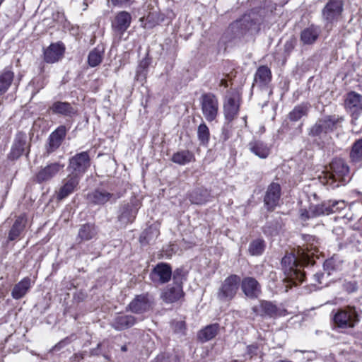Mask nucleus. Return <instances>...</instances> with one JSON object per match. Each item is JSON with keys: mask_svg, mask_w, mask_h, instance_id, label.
<instances>
[{"mask_svg": "<svg viewBox=\"0 0 362 362\" xmlns=\"http://www.w3.org/2000/svg\"><path fill=\"white\" fill-rule=\"evenodd\" d=\"M298 262L302 264H310L303 260L298 252L296 255L292 253L287 254L281 259V265L286 276L284 281L289 284L286 285V291L288 287L291 288L293 285L296 286L304 281L305 273L301 272V266Z\"/></svg>", "mask_w": 362, "mask_h": 362, "instance_id": "1", "label": "nucleus"}, {"mask_svg": "<svg viewBox=\"0 0 362 362\" xmlns=\"http://www.w3.org/2000/svg\"><path fill=\"white\" fill-rule=\"evenodd\" d=\"M334 322L339 328H354L360 321L359 314L355 307L340 308L334 315Z\"/></svg>", "mask_w": 362, "mask_h": 362, "instance_id": "2", "label": "nucleus"}, {"mask_svg": "<svg viewBox=\"0 0 362 362\" xmlns=\"http://www.w3.org/2000/svg\"><path fill=\"white\" fill-rule=\"evenodd\" d=\"M326 178L332 180L330 185L335 182L344 183L349 180V167L341 158H334L329 164V170L326 173Z\"/></svg>", "mask_w": 362, "mask_h": 362, "instance_id": "3", "label": "nucleus"}, {"mask_svg": "<svg viewBox=\"0 0 362 362\" xmlns=\"http://www.w3.org/2000/svg\"><path fill=\"white\" fill-rule=\"evenodd\" d=\"M344 11L342 0H329L322 10V18L326 26L339 21Z\"/></svg>", "mask_w": 362, "mask_h": 362, "instance_id": "4", "label": "nucleus"}, {"mask_svg": "<svg viewBox=\"0 0 362 362\" xmlns=\"http://www.w3.org/2000/svg\"><path fill=\"white\" fill-rule=\"evenodd\" d=\"M90 166V158L88 151L76 153L69 158L68 170L69 174L81 179L83 175Z\"/></svg>", "mask_w": 362, "mask_h": 362, "instance_id": "5", "label": "nucleus"}, {"mask_svg": "<svg viewBox=\"0 0 362 362\" xmlns=\"http://www.w3.org/2000/svg\"><path fill=\"white\" fill-rule=\"evenodd\" d=\"M30 141L28 140L26 133L18 132L15 135L8 158L12 160H17L23 153L28 156L30 151Z\"/></svg>", "mask_w": 362, "mask_h": 362, "instance_id": "6", "label": "nucleus"}, {"mask_svg": "<svg viewBox=\"0 0 362 362\" xmlns=\"http://www.w3.org/2000/svg\"><path fill=\"white\" fill-rule=\"evenodd\" d=\"M240 278L236 274L228 276L222 283L217 292V298L221 301L232 300L236 295L239 288Z\"/></svg>", "mask_w": 362, "mask_h": 362, "instance_id": "7", "label": "nucleus"}, {"mask_svg": "<svg viewBox=\"0 0 362 362\" xmlns=\"http://www.w3.org/2000/svg\"><path fill=\"white\" fill-rule=\"evenodd\" d=\"M200 105L202 114L207 122L216 119L218 113V100L216 96L211 93H204L200 97Z\"/></svg>", "mask_w": 362, "mask_h": 362, "instance_id": "8", "label": "nucleus"}, {"mask_svg": "<svg viewBox=\"0 0 362 362\" xmlns=\"http://www.w3.org/2000/svg\"><path fill=\"white\" fill-rule=\"evenodd\" d=\"M338 116L332 115L326 116L318 119L316 123L310 129L309 135L317 136L322 133H328L334 131L337 124L341 120Z\"/></svg>", "mask_w": 362, "mask_h": 362, "instance_id": "9", "label": "nucleus"}, {"mask_svg": "<svg viewBox=\"0 0 362 362\" xmlns=\"http://www.w3.org/2000/svg\"><path fill=\"white\" fill-rule=\"evenodd\" d=\"M122 197L120 192H109L104 189H96L87 194V199L95 205H104L107 202L115 203Z\"/></svg>", "mask_w": 362, "mask_h": 362, "instance_id": "10", "label": "nucleus"}, {"mask_svg": "<svg viewBox=\"0 0 362 362\" xmlns=\"http://www.w3.org/2000/svg\"><path fill=\"white\" fill-rule=\"evenodd\" d=\"M240 95L236 92L226 97L223 103V113L228 122H232L237 117L240 108Z\"/></svg>", "mask_w": 362, "mask_h": 362, "instance_id": "11", "label": "nucleus"}, {"mask_svg": "<svg viewBox=\"0 0 362 362\" xmlns=\"http://www.w3.org/2000/svg\"><path fill=\"white\" fill-rule=\"evenodd\" d=\"M64 168V164L54 162L41 168L35 175V181L39 184L47 182L54 177Z\"/></svg>", "mask_w": 362, "mask_h": 362, "instance_id": "12", "label": "nucleus"}, {"mask_svg": "<svg viewBox=\"0 0 362 362\" xmlns=\"http://www.w3.org/2000/svg\"><path fill=\"white\" fill-rule=\"evenodd\" d=\"M344 105L352 117V122L356 120L362 112V95L354 91L349 93Z\"/></svg>", "mask_w": 362, "mask_h": 362, "instance_id": "13", "label": "nucleus"}, {"mask_svg": "<svg viewBox=\"0 0 362 362\" xmlns=\"http://www.w3.org/2000/svg\"><path fill=\"white\" fill-rule=\"evenodd\" d=\"M81 179L78 176L69 175L62 180V185L56 192V197L58 201H62L74 193L78 187Z\"/></svg>", "mask_w": 362, "mask_h": 362, "instance_id": "14", "label": "nucleus"}, {"mask_svg": "<svg viewBox=\"0 0 362 362\" xmlns=\"http://www.w3.org/2000/svg\"><path fill=\"white\" fill-rule=\"evenodd\" d=\"M303 238L306 245L299 247L298 252L303 260L310 263L315 252L318 251L319 241L315 236L310 235H305Z\"/></svg>", "mask_w": 362, "mask_h": 362, "instance_id": "15", "label": "nucleus"}, {"mask_svg": "<svg viewBox=\"0 0 362 362\" xmlns=\"http://www.w3.org/2000/svg\"><path fill=\"white\" fill-rule=\"evenodd\" d=\"M66 126L60 125L49 134L45 146L46 153L48 155L59 148L66 137Z\"/></svg>", "mask_w": 362, "mask_h": 362, "instance_id": "16", "label": "nucleus"}, {"mask_svg": "<svg viewBox=\"0 0 362 362\" xmlns=\"http://www.w3.org/2000/svg\"><path fill=\"white\" fill-rule=\"evenodd\" d=\"M149 277L155 284H164L172 277V268L167 263H159L152 269Z\"/></svg>", "mask_w": 362, "mask_h": 362, "instance_id": "17", "label": "nucleus"}, {"mask_svg": "<svg viewBox=\"0 0 362 362\" xmlns=\"http://www.w3.org/2000/svg\"><path fill=\"white\" fill-rule=\"evenodd\" d=\"M281 197V186L272 182L267 187L264 197V204L268 211H272L278 206Z\"/></svg>", "mask_w": 362, "mask_h": 362, "instance_id": "18", "label": "nucleus"}, {"mask_svg": "<svg viewBox=\"0 0 362 362\" xmlns=\"http://www.w3.org/2000/svg\"><path fill=\"white\" fill-rule=\"evenodd\" d=\"M153 298L148 294L136 296L129 304L130 311L136 314H141L148 311L153 305Z\"/></svg>", "mask_w": 362, "mask_h": 362, "instance_id": "19", "label": "nucleus"}, {"mask_svg": "<svg viewBox=\"0 0 362 362\" xmlns=\"http://www.w3.org/2000/svg\"><path fill=\"white\" fill-rule=\"evenodd\" d=\"M272 71L267 66H260L257 68L252 88H257L259 90L267 89L272 81Z\"/></svg>", "mask_w": 362, "mask_h": 362, "instance_id": "20", "label": "nucleus"}, {"mask_svg": "<svg viewBox=\"0 0 362 362\" xmlns=\"http://www.w3.org/2000/svg\"><path fill=\"white\" fill-rule=\"evenodd\" d=\"M256 315L275 318L279 315V310L276 305L270 301L260 300L259 304L252 308Z\"/></svg>", "mask_w": 362, "mask_h": 362, "instance_id": "21", "label": "nucleus"}, {"mask_svg": "<svg viewBox=\"0 0 362 362\" xmlns=\"http://www.w3.org/2000/svg\"><path fill=\"white\" fill-rule=\"evenodd\" d=\"M64 52L65 47L62 42L52 43L44 50V60L49 64L55 63L64 57Z\"/></svg>", "mask_w": 362, "mask_h": 362, "instance_id": "22", "label": "nucleus"}, {"mask_svg": "<svg viewBox=\"0 0 362 362\" xmlns=\"http://www.w3.org/2000/svg\"><path fill=\"white\" fill-rule=\"evenodd\" d=\"M132 16L127 11H120L115 17L112 22L113 31L121 37L130 26Z\"/></svg>", "mask_w": 362, "mask_h": 362, "instance_id": "23", "label": "nucleus"}, {"mask_svg": "<svg viewBox=\"0 0 362 362\" xmlns=\"http://www.w3.org/2000/svg\"><path fill=\"white\" fill-rule=\"evenodd\" d=\"M241 289L249 298L255 299L261 293V286L253 277H245L241 281Z\"/></svg>", "mask_w": 362, "mask_h": 362, "instance_id": "24", "label": "nucleus"}, {"mask_svg": "<svg viewBox=\"0 0 362 362\" xmlns=\"http://www.w3.org/2000/svg\"><path fill=\"white\" fill-rule=\"evenodd\" d=\"M136 318L132 315L118 314L112 320L110 325L117 331L127 329L135 325Z\"/></svg>", "mask_w": 362, "mask_h": 362, "instance_id": "25", "label": "nucleus"}, {"mask_svg": "<svg viewBox=\"0 0 362 362\" xmlns=\"http://www.w3.org/2000/svg\"><path fill=\"white\" fill-rule=\"evenodd\" d=\"M183 296L182 286L173 284L163 291L161 298L167 303H172L180 300Z\"/></svg>", "mask_w": 362, "mask_h": 362, "instance_id": "26", "label": "nucleus"}, {"mask_svg": "<svg viewBox=\"0 0 362 362\" xmlns=\"http://www.w3.org/2000/svg\"><path fill=\"white\" fill-rule=\"evenodd\" d=\"M138 209L133 204H124L117 219L122 226L132 223L136 218Z\"/></svg>", "mask_w": 362, "mask_h": 362, "instance_id": "27", "label": "nucleus"}, {"mask_svg": "<svg viewBox=\"0 0 362 362\" xmlns=\"http://www.w3.org/2000/svg\"><path fill=\"white\" fill-rule=\"evenodd\" d=\"M26 223L27 218L25 215L18 216L8 232V240L13 241L18 239L24 230Z\"/></svg>", "mask_w": 362, "mask_h": 362, "instance_id": "28", "label": "nucleus"}, {"mask_svg": "<svg viewBox=\"0 0 362 362\" xmlns=\"http://www.w3.org/2000/svg\"><path fill=\"white\" fill-rule=\"evenodd\" d=\"M320 34V28L315 25L303 29L300 33V41L304 45H312L316 42Z\"/></svg>", "mask_w": 362, "mask_h": 362, "instance_id": "29", "label": "nucleus"}, {"mask_svg": "<svg viewBox=\"0 0 362 362\" xmlns=\"http://www.w3.org/2000/svg\"><path fill=\"white\" fill-rule=\"evenodd\" d=\"M97 233L95 224L90 223L83 224L78 230L76 240H78L79 243L88 241L95 237Z\"/></svg>", "mask_w": 362, "mask_h": 362, "instance_id": "30", "label": "nucleus"}, {"mask_svg": "<svg viewBox=\"0 0 362 362\" xmlns=\"http://www.w3.org/2000/svg\"><path fill=\"white\" fill-rule=\"evenodd\" d=\"M249 150L262 159L268 157L270 153L269 147L263 141L259 140H254L248 144Z\"/></svg>", "mask_w": 362, "mask_h": 362, "instance_id": "31", "label": "nucleus"}, {"mask_svg": "<svg viewBox=\"0 0 362 362\" xmlns=\"http://www.w3.org/2000/svg\"><path fill=\"white\" fill-rule=\"evenodd\" d=\"M31 286V280L29 277H25L16 284L11 291V296L16 300L23 298Z\"/></svg>", "mask_w": 362, "mask_h": 362, "instance_id": "32", "label": "nucleus"}, {"mask_svg": "<svg viewBox=\"0 0 362 362\" xmlns=\"http://www.w3.org/2000/svg\"><path fill=\"white\" fill-rule=\"evenodd\" d=\"M14 78V73L9 68H6L0 73V96L9 88Z\"/></svg>", "mask_w": 362, "mask_h": 362, "instance_id": "33", "label": "nucleus"}, {"mask_svg": "<svg viewBox=\"0 0 362 362\" xmlns=\"http://www.w3.org/2000/svg\"><path fill=\"white\" fill-rule=\"evenodd\" d=\"M49 108L53 113L60 114L64 116H71L75 113L73 107L67 102H54Z\"/></svg>", "mask_w": 362, "mask_h": 362, "instance_id": "34", "label": "nucleus"}, {"mask_svg": "<svg viewBox=\"0 0 362 362\" xmlns=\"http://www.w3.org/2000/svg\"><path fill=\"white\" fill-rule=\"evenodd\" d=\"M189 199L192 204L202 205L209 201V194L206 189L199 188L189 194Z\"/></svg>", "mask_w": 362, "mask_h": 362, "instance_id": "35", "label": "nucleus"}, {"mask_svg": "<svg viewBox=\"0 0 362 362\" xmlns=\"http://www.w3.org/2000/svg\"><path fill=\"white\" fill-rule=\"evenodd\" d=\"M219 325L218 324H212L205 327L198 333V339L202 342L208 341L214 338L218 332Z\"/></svg>", "mask_w": 362, "mask_h": 362, "instance_id": "36", "label": "nucleus"}, {"mask_svg": "<svg viewBox=\"0 0 362 362\" xmlns=\"http://www.w3.org/2000/svg\"><path fill=\"white\" fill-rule=\"evenodd\" d=\"M349 157L353 163L362 165V139L356 140L353 144Z\"/></svg>", "mask_w": 362, "mask_h": 362, "instance_id": "37", "label": "nucleus"}, {"mask_svg": "<svg viewBox=\"0 0 362 362\" xmlns=\"http://www.w3.org/2000/svg\"><path fill=\"white\" fill-rule=\"evenodd\" d=\"M194 159V154L188 150H182L175 153L171 160L180 165H186Z\"/></svg>", "mask_w": 362, "mask_h": 362, "instance_id": "38", "label": "nucleus"}, {"mask_svg": "<svg viewBox=\"0 0 362 362\" xmlns=\"http://www.w3.org/2000/svg\"><path fill=\"white\" fill-rule=\"evenodd\" d=\"M310 106L308 104L302 103L296 105L288 115V119L292 122H297L303 117L306 116Z\"/></svg>", "mask_w": 362, "mask_h": 362, "instance_id": "39", "label": "nucleus"}, {"mask_svg": "<svg viewBox=\"0 0 362 362\" xmlns=\"http://www.w3.org/2000/svg\"><path fill=\"white\" fill-rule=\"evenodd\" d=\"M104 50L98 47L91 50L88 56V63L91 67L99 65L103 58Z\"/></svg>", "mask_w": 362, "mask_h": 362, "instance_id": "40", "label": "nucleus"}, {"mask_svg": "<svg viewBox=\"0 0 362 362\" xmlns=\"http://www.w3.org/2000/svg\"><path fill=\"white\" fill-rule=\"evenodd\" d=\"M265 249V243L262 239H256L252 241L249 246V252L254 256L262 255Z\"/></svg>", "mask_w": 362, "mask_h": 362, "instance_id": "41", "label": "nucleus"}, {"mask_svg": "<svg viewBox=\"0 0 362 362\" xmlns=\"http://www.w3.org/2000/svg\"><path fill=\"white\" fill-rule=\"evenodd\" d=\"M197 136L202 145H206L210 139V132L209 127L205 123H202L197 128Z\"/></svg>", "mask_w": 362, "mask_h": 362, "instance_id": "42", "label": "nucleus"}, {"mask_svg": "<svg viewBox=\"0 0 362 362\" xmlns=\"http://www.w3.org/2000/svg\"><path fill=\"white\" fill-rule=\"evenodd\" d=\"M309 209L313 218L322 215L329 214L328 206L326 204L312 206Z\"/></svg>", "mask_w": 362, "mask_h": 362, "instance_id": "43", "label": "nucleus"}, {"mask_svg": "<svg viewBox=\"0 0 362 362\" xmlns=\"http://www.w3.org/2000/svg\"><path fill=\"white\" fill-rule=\"evenodd\" d=\"M173 284L182 286L183 281L186 278V273L182 268L176 269L173 273L172 272Z\"/></svg>", "mask_w": 362, "mask_h": 362, "instance_id": "44", "label": "nucleus"}, {"mask_svg": "<svg viewBox=\"0 0 362 362\" xmlns=\"http://www.w3.org/2000/svg\"><path fill=\"white\" fill-rule=\"evenodd\" d=\"M346 204V202L343 200H333L329 201L327 205L329 214L335 213L337 211H339L344 209H345Z\"/></svg>", "mask_w": 362, "mask_h": 362, "instance_id": "45", "label": "nucleus"}, {"mask_svg": "<svg viewBox=\"0 0 362 362\" xmlns=\"http://www.w3.org/2000/svg\"><path fill=\"white\" fill-rule=\"evenodd\" d=\"M134 0H111L112 4L116 6H127L131 5Z\"/></svg>", "mask_w": 362, "mask_h": 362, "instance_id": "46", "label": "nucleus"}, {"mask_svg": "<svg viewBox=\"0 0 362 362\" xmlns=\"http://www.w3.org/2000/svg\"><path fill=\"white\" fill-rule=\"evenodd\" d=\"M300 218L303 221H306L310 218H313L311 214L310 213V209H300Z\"/></svg>", "mask_w": 362, "mask_h": 362, "instance_id": "47", "label": "nucleus"}, {"mask_svg": "<svg viewBox=\"0 0 362 362\" xmlns=\"http://www.w3.org/2000/svg\"><path fill=\"white\" fill-rule=\"evenodd\" d=\"M346 290L349 293H353L357 290V284L356 282H348L344 284Z\"/></svg>", "mask_w": 362, "mask_h": 362, "instance_id": "48", "label": "nucleus"}, {"mask_svg": "<svg viewBox=\"0 0 362 362\" xmlns=\"http://www.w3.org/2000/svg\"><path fill=\"white\" fill-rule=\"evenodd\" d=\"M294 48V44L292 41H287L284 45V51L289 54Z\"/></svg>", "mask_w": 362, "mask_h": 362, "instance_id": "49", "label": "nucleus"}, {"mask_svg": "<svg viewBox=\"0 0 362 362\" xmlns=\"http://www.w3.org/2000/svg\"><path fill=\"white\" fill-rule=\"evenodd\" d=\"M100 346H101V344H98L96 348L91 349L90 351V355L91 356L100 355Z\"/></svg>", "mask_w": 362, "mask_h": 362, "instance_id": "50", "label": "nucleus"}, {"mask_svg": "<svg viewBox=\"0 0 362 362\" xmlns=\"http://www.w3.org/2000/svg\"><path fill=\"white\" fill-rule=\"evenodd\" d=\"M150 230L151 228L142 233V234L140 236L141 241H142V239L146 240L147 242L149 240L150 238H148V234L150 233Z\"/></svg>", "mask_w": 362, "mask_h": 362, "instance_id": "51", "label": "nucleus"}, {"mask_svg": "<svg viewBox=\"0 0 362 362\" xmlns=\"http://www.w3.org/2000/svg\"><path fill=\"white\" fill-rule=\"evenodd\" d=\"M222 138L224 141H226L229 138V133L228 130L223 129Z\"/></svg>", "mask_w": 362, "mask_h": 362, "instance_id": "52", "label": "nucleus"}, {"mask_svg": "<svg viewBox=\"0 0 362 362\" xmlns=\"http://www.w3.org/2000/svg\"><path fill=\"white\" fill-rule=\"evenodd\" d=\"M176 326L180 329H182L185 328V322L183 321L177 322Z\"/></svg>", "mask_w": 362, "mask_h": 362, "instance_id": "53", "label": "nucleus"}, {"mask_svg": "<svg viewBox=\"0 0 362 362\" xmlns=\"http://www.w3.org/2000/svg\"><path fill=\"white\" fill-rule=\"evenodd\" d=\"M323 274H315L314 275V277L316 279L318 283H321L320 281V278L322 277Z\"/></svg>", "mask_w": 362, "mask_h": 362, "instance_id": "54", "label": "nucleus"}, {"mask_svg": "<svg viewBox=\"0 0 362 362\" xmlns=\"http://www.w3.org/2000/svg\"><path fill=\"white\" fill-rule=\"evenodd\" d=\"M220 86H223L224 87H228V82L226 79L223 78L220 81Z\"/></svg>", "mask_w": 362, "mask_h": 362, "instance_id": "55", "label": "nucleus"}, {"mask_svg": "<svg viewBox=\"0 0 362 362\" xmlns=\"http://www.w3.org/2000/svg\"><path fill=\"white\" fill-rule=\"evenodd\" d=\"M241 25V21H237L234 23H233L232 26L235 28H238Z\"/></svg>", "mask_w": 362, "mask_h": 362, "instance_id": "56", "label": "nucleus"}, {"mask_svg": "<svg viewBox=\"0 0 362 362\" xmlns=\"http://www.w3.org/2000/svg\"><path fill=\"white\" fill-rule=\"evenodd\" d=\"M121 350H122V351H124H124H127V346H126V345L122 346L121 347Z\"/></svg>", "mask_w": 362, "mask_h": 362, "instance_id": "57", "label": "nucleus"}, {"mask_svg": "<svg viewBox=\"0 0 362 362\" xmlns=\"http://www.w3.org/2000/svg\"><path fill=\"white\" fill-rule=\"evenodd\" d=\"M63 341L59 342L58 344L55 346V349H57L58 347L60 348L62 346Z\"/></svg>", "mask_w": 362, "mask_h": 362, "instance_id": "58", "label": "nucleus"}, {"mask_svg": "<svg viewBox=\"0 0 362 362\" xmlns=\"http://www.w3.org/2000/svg\"><path fill=\"white\" fill-rule=\"evenodd\" d=\"M4 0H0V6L1 5V4L4 2Z\"/></svg>", "mask_w": 362, "mask_h": 362, "instance_id": "59", "label": "nucleus"}]
</instances>
